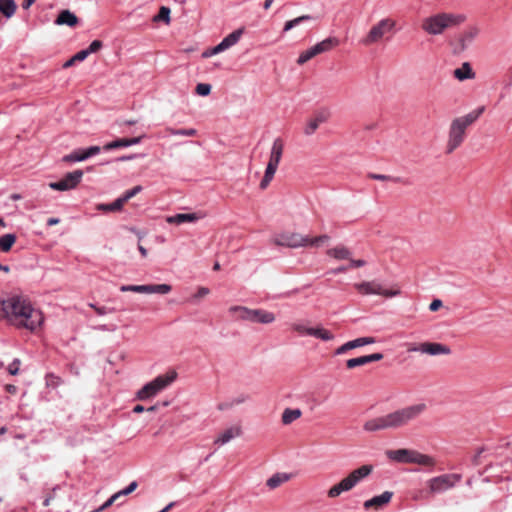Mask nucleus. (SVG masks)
Segmentation results:
<instances>
[{"mask_svg": "<svg viewBox=\"0 0 512 512\" xmlns=\"http://www.w3.org/2000/svg\"><path fill=\"white\" fill-rule=\"evenodd\" d=\"M46 384H47V386L56 387L60 384V378L55 376L54 374H47L46 375Z\"/></svg>", "mask_w": 512, "mask_h": 512, "instance_id": "nucleus-50", "label": "nucleus"}, {"mask_svg": "<svg viewBox=\"0 0 512 512\" xmlns=\"http://www.w3.org/2000/svg\"><path fill=\"white\" fill-rule=\"evenodd\" d=\"M177 378V372L171 370L166 374L159 375L152 381L145 384L138 392L137 399L147 400L156 396L159 392L171 385Z\"/></svg>", "mask_w": 512, "mask_h": 512, "instance_id": "nucleus-6", "label": "nucleus"}, {"mask_svg": "<svg viewBox=\"0 0 512 512\" xmlns=\"http://www.w3.org/2000/svg\"><path fill=\"white\" fill-rule=\"evenodd\" d=\"M375 342H376V339L374 337H359V338L350 340V341L344 343L343 345H341L340 347H338L335 350V355H342V354L348 352L349 350H352V349H355L358 347H362L365 345L374 344Z\"/></svg>", "mask_w": 512, "mask_h": 512, "instance_id": "nucleus-17", "label": "nucleus"}, {"mask_svg": "<svg viewBox=\"0 0 512 512\" xmlns=\"http://www.w3.org/2000/svg\"><path fill=\"white\" fill-rule=\"evenodd\" d=\"M145 137V135H141V136H138V137H133V138H126L127 140V146H133V145H137L139 143H141L142 139Z\"/></svg>", "mask_w": 512, "mask_h": 512, "instance_id": "nucleus-57", "label": "nucleus"}, {"mask_svg": "<svg viewBox=\"0 0 512 512\" xmlns=\"http://www.w3.org/2000/svg\"><path fill=\"white\" fill-rule=\"evenodd\" d=\"M100 151L101 148L99 146H90L85 149H77L74 150L72 153L65 155L63 157V160L66 162H81L87 160L92 156L99 154Z\"/></svg>", "mask_w": 512, "mask_h": 512, "instance_id": "nucleus-16", "label": "nucleus"}, {"mask_svg": "<svg viewBox=\"0 0 512 512\" xmlns=\"http://www.w3.org/2000/svg\"><path fill=\"white\" fill-rule=\"evenodd\" d=\"M478 34H479V29L477 27H470L469 29H467L463 33V35L461 36V39H460L462 47L465 48L469 44H471L475 40V38L478 36Z\"/></svg>", "mask_w": 512, "mask_h": 512, "instance_id": "nucleus-33", "label": "nucleus"}, {"mask_svg": "<svg viewBox=\"0 0 512 512\" xmlns=\"http://www.w3.org/2000/svg\"><path fill=\"white\" fill-rule=\"evenodd\" d=\"M247 399H248V396H246V395H241V396H239V397H237V398H234V399L232 400V404H233V406H234V405H239V404H241V403H244Z\"/></svg>", "mask_w": 512, "mask_h": 512, "instance_id": "nucleus-61", "label": "nucleus"}, {"mask_svg": "<svg viewBox=\"0 0 512 512\" xmlns=\"http://www.w3.org/2000/svg\"><path fill=\"white\" fill-rule=\"evenodd\" d=\"M465 20L463 15L439 13L422 20L421 28L429 35H440L446 29L459 25Z\"/></svg>", "mask_w": 512, "mask_h": 512, "instance_id": "nucleus-4", "label": "nucleus"}, {"mask_svg": "<svg viewBox=\"0 0 512 512\" xmlns=\"http://www.w3.org/2000/svg\"><path fill=\"white\" fill-rule=\"evenodd\" d=\"M89 56V52L86 49L78 51L73 57L72 61L81 62Z\"/></svg>", "mask_w": 512, "mask_h": 512, "instance_id": "nucleus-52", "label": "nucleus"}, {"mask_svg": "<svg viewBox=\"0 0 512 512\" xmlns=\"http://www.w3.org/2000/svg\"><path fill=\"white\" fill-rule=\"evenodd\" d=\"M302 415V412L300 409H290V408H286L283 413H282V423L284 425H289L291 424L292 422H294L295 420L299 419Z\"/></svg>", "mask_w": 512, "mask_h": 512, "instance_id": "nucleus-30", "label": "nucleus"}, {"mask_svg": "<svg viewBox=\"0 0 512 512\" xmlns=\"http://www.w3.org/2000/svg\"><path fill=\"white\" fill-rule=\"evenodd\" d=\"M124 147H128L127 146V140H126V138H120V139H117V140H114L112 142H109V143L105 144L103 146V150L104 151H110V150H114V149H118V148H124Z\"/></svg>", "mask_w": 512, "mask_h": 512, "instance_id": "nucleus-40", "label": "nucleus"}, {"mask_svg": "<svg viewBox=\"0 0 512 512\" xmlns=\"http://www.w3.org/2000/svg\"><path fill=\"white\" fill-rule=\"evenodd\" d=\"M172 287L168 284H148V285H122L120 291L122 292H137L145 294H168Z\"/></svg>", "mask_w": 512, "mask_h": 512, "instance_id": "nucleus-14", "label": "nucleus"}, {"mask_svg": "<svg viewBox=\"0 0 512 512\" xmlns=\"http://www.w3.org/2000/svg\"><path fill=\"white\" fill-rule=\"evenodd\" d=\"M232 406H233L232 401L229 402V403H221V404L218 405V409L219 410H225V409L231 408Z\"/></svg>", "mask_w": 512, "mask_h": 512, "instance_id": "nucleus-63", "label": "nucleus"}, {"mask_svg": "<svg viewBox=\"0 0 512 512\" xmlns=\"http://www.w3.org/2000/svg\"><path fill=\"white\" fill-rule=\"evenodd\" d=\"M82 177V170H74L67 173L61 180L57 182H51L49 187L57 191H68L75 188L81 182Z\"/></svg>", "mask_w": 512, "mask_h": 512, "instance_id": "nucleus-13", "label": "nucleus"}, {"mask_svg": "<svg viewBox=\"0 0 512 512\" xmlns=\"http://www.w3.org/2000/svg\"><path fill=\"white\" fill-rule=\"evenodd\" d=\"M284 151V142L281 138H276L273 141L269 161L267 163V167L264 173V176L260 182L259 187L264 190L268 187L274 175L277 171L278 165L281 161L282 155Z\"/></svg>", "mask_w": 512, "mask_h": 512, "instance_id": "nucleus-7", "label": "nucleus"}, {"mask_svg": "<svg viewBox=\"0 0 512 512\" xmlns=\"http://www.w3.org/2000/svg\"><path fill=\"white\" fill-rule=\"evenodd\" d=\"M137 487H138L137 481H132L126 488L120 490V492L123 496H126V495H129L130 493H132L133 491H135Z\"/></svg>", "mask_w": 512, "mask_h": 512, "instance_id": "nucleus-54", "label": "nucleus"}, {"mask_svg": "<svg viewBox=\"0 0 512 512\" xmlns=\"http://www.w3.org/2000/svg\"><path fill=\"white\" fill-rule=\"evenodd\" d=\"M408 352H420L422 354H428L431 356L436 355H449L451 349L444 344L437 342H423L419 345H411L408 348Z\"/></svg>", "mask_w": 512, "mask_h": 512, "instance_id": "nucleus-12", "label": "nucleus"}, {"mask_svg": "<svg viewBox=\"0 0 512 512\" xmlns=\"http://www.w3.org/2000/svg\"><path fill=\"white\" fill-rule=\"evenodd\" d=\"M276 317L273 312L264 309H251L250 320L251 323L271 324L275 321Z\"/></svg>", "mask_w": 512, "mask_h": 512, "instance_id": "nucleus-19", "label": "nucleus"}, {"mask_svg": "<svg viewBox=\"0 0 512 512\" xmlns=\"http://www.w3.org/2000/svg\"><path fill=\"white\" fill-rule=\"evenodd\" d=\"M313 17L311 15H302V16H299L297 18H294L292 20H289L285 23L284 25V28H283V32H288L290 31L292 28H294L295 26L305 22V21H309L311 20Z\"/></svg>", "mask_w": 512, "mask_h": 512, "instance_id": "nucleus-39", "label": "nucleus"}, {"mask_svg": "<svg viewBox=\"0 0 512 512\" xmlns=\"http://www.w3.org/2000/svg\"><path fill=\"white\" fill-rule=\"evenodd\" d=\"M327 255L338 260H348L351 257V252L348 248L341 245L327 250Z\"/></svg>", "mask_w": 512, "mask_h": 512, "instance_id": "nucleus-28", "label": "nucleus"}, {"mask_svg": "<svg viewBox=\"0 0 512 512\" xmlns=\"http://www.w3.org/2000/svg\"><path fill=\"white\" fill-rule=\"evenodd\" d=\"M324 121L325 117L322 115H318L315 118L310 119L304 129V133L306 135H312Z\"/></svg>", "mask_w": 512, "mask_h": 512, "instance_id": "nucleus-37", "label": "nucleus"}, {"mask_svg": "<svg viewBox=\"0 0 512 512\" xmlns=\"http://www.w3.org/2000/svg\"><path fill=\"white\" fill-rule=\"evenodd\" d=\"M290 479V475L287 473H276L272 475L266 482V485L270 489H275L281 484L287 482Z\"/></svg>", "mask_w": 512, "mask_h": 512, "instance_id": "nucleus-29", "label": "nucleus"}, {"mask_svg": "<svg viewBox=\"0 0 512 512\" xmlns=\"http://www.w3.org/2000/svg\"><path fill=\"white\" fill-rule=\"evenodd\" d=\"M16 3L14 0H0V12L6 17L10 18L16 11Z\"/></svg>", "mask_w": 512, "mask_h": 512, "instance_id": "nucleus-31", "label": "nucleus"}, {"mask_svg": "<svg viewBox=\"0 0 512 512\" xmlns=\"http://www.w3.org/2000/svg\"><path fill=\"white\" fill-rule=\"evenodd\" d=\"M201 217L197 213H178L173 216L167 217L166 221L169 224H182L186 222H196Z\"/></svg>", "mask_w": 512, "mask_h": 512, "instance_id": "nucleus-21", "label": "nucleus"}, {"mask_svg": "<svg viewBox=\"0 0 512 512\" xmlns=\"http://www.w3.org/2000/svg\"><path fill=\"white\" fill-rule=\"evenodd\" d=\"M0 319L6 320L17 329L30 332L36 331L44 322L42 311L35 308L29 298L21 294L0 297Z\"/></svg>", "mask_w": 512, "mask_h": 512, "instance_id": "nucleus-1", "label": "nucleus"}, {"mask_svg": "<svg viewBox=\"0 0 512 512\" xmlns=\"http://www.w3.org/2000/svg\"><path fill=\"white\" fill-rule=\"evenodd\" d=\"M165 131L169 135L173 136H186V137H193L197 135V130L194 128H172V127H166Z\"/></svg>", "mask_w": 512, "mask_h": 512, "instance_id": "nucleus-35", "label": "nucleus"}, {"mask_svg": "<svg viewBox=\"0 0 512 512\" xmlns=\"http://www.w3.org/2000/svg\"><path fill=\"white\" fill-rule=\"evenodd\" d=\"M416 450L411 449H397L388 450L386 452L387 457L398 463H413Z\"/></svg>", "mask_w": 512, "mask_h": 512, "instance_id": "nucleus-18", "label": "nucleus"}, {"mask_svg": "<svg viewBox=\"0 0 512 512\" xmlns=\"http://www.w3.org/2000/svg\"><path fill=\"white\" fill-rule=\"evenodd\" d=\"M89 306L91 308H93L98 315H105L108 313H113L115 311L114 308H107L105 306H97L93 303H90Z\"/></svg>", "mask_w": 512, "mask_h": 512, "instance_id": "nucleus-45", "label": "nucleus"}, {"mask_svg": "<svg viewBox=\"0 0 512 512\" xmlns=\"http://www.w3.org/2000/svg\"><path fill=\"white\" fill-rule=\"evenodd\" d=\"M210 293V290L207 287H200L198 291L194 294V299H200L207 296Z\"/></svg>", "mask_w": 512, "mask_h": 512, "instance_id": "nucleus-56", "label": "nucleus"}, {"mask_svg": "<svg viewBox=\"0 0 512 512\" xmlns=\"http://www.w3.org/2000/svg\"><path fill=\"white\" fill-rule=\"evenodd\" d=\"M349 260H350L351 267L359 268V267H363L366 265V262L362 259L353 260L350 258Z\"/></svg>", "mask_w": 512, "mask_h": 512, "instance_id": "nucleus-58", "label": "nucleus"}, {"mask_svg": "<svg viewBox=\"0 0 512 512\" xmlns=\"http://www.w3.org/2000/svg\"><path fill=\"white\" fill-rule=\"evenodd\" d=\"M484 112V107H479L473 111H471L470 113L466 114L465 116H462V117H458V118H455L454 120H456L459 124H461L462 126H464L466 129L469 125L473 124L480 116L481 114Z\"/></svg>", "mask_w": 512, "mask_h": 512, "instance_id": "nucleus-25", "label": "nucleus"}, {"mask_svg": "<svg viewBox=\"0 0 512 512\" xmlns=\"http://www.w3.org/2000/svg\"><path fill=\"white\" fill-rule=\"evenodd\" d=\"M102 46H103L102 41L94 40L90 43V45L88 46V48H86V50H87V52H89V55H90V54L95 53L98 50H100L102 48Z\"/></svg>", "mask_w": 512, "mask_h": 512, "instance_id": "nucleus-48", "label": "nucleus"}, {"mask_svg": "<svg viewBox=\"0 0 512 512\" xmlns=\"http://www.w3.org/2000/svg\"><path fill=\"white\" fill-rule=\"evenodd\" d=\"M426 408L427 406L424 403L406 406L386 415L367 420L363 425V429L367 432L398 429L417 419Z\"/></svg>", "mask_w": 512, "mask_h": 512, "instance_id": "nucleus-2", "label": "nucleus"}, {"mask_svg": "<svg viewBox=\"0 0 512 512\" xmlns=\"http://www.w3.org/2000/svg\"><path fill=\"white\" fill-rule=\"evenodd\" d=\"M466 128L459 124L456 120L451 122L446 145V153L450 154L457 149L465 139Z\"/></svg>", "mask_w": 512, "mask_h": 512, "instance_id": "nucleus-11", "label": "nucleus"}, {"mask_svg": "<svg viewBox=\"0 0 512 512\" xmlns=\"http://www.w3.org/2000/svg\"><path fill=\"white\" fill-rule=\"evenodd\" d=\"M373 471L372 465H362L352 470L347 476L338 483L331 486L327 491V497L335 499L342 493L349 492L355 488L362 480L367 478Z\"/></svg>", "mask_w": 512, "mask_h": 512, "instance_id": "nucleus-3", "label": "nucleus"}, {"mask_svg": "<svg viewBox=\"0 0 512 512\" xmlns=\"http://www.w3.org/2000/svg\"><path fill=\"white\" fill-rule=\"evenodd\" d=\"M369 177L371 179L379 180V181H388V180L398 181V179L393 178V177L388 176V175H384V174H374V173H371V174H369Z\"/></svg>", "mask_w": 512, "mask_h": 512, "instance_id": "nucleus-53", "label": "nucleus"}, {"mask_svg": "<svg viewBox=\"0 0 512 512\" xmlns=\"http://www.w3.org/2000/svg\"><path fill=\"white\" fill-rule=\"evenodd\" d=\"M396 25V20L393 18L386 17L380 19L371 26L366 36L361 39V44L364 46H371L384 39H389V37H387L388 35L392 36L396 33Z\"/></svg>", "mask_w": 512, "mask_h": 512, "instance_id": "nucleus-5", "label": "nucleus"}, {"mask_svg": "<svg viewBox=\"0 0 512 512\" xmlns=\"http://www.w3.org/2000/svg\"><path fill=\"white\" fill-rule=\"evenodd\" d=\"M114 503L113 499L110 497L107 501H105L98 509L100 512L109 508Z\"/></svg>", "mask_w": 512, "mask_h": 512, "instance_id": "nucleus-62", "label": "nucleus"}, {"mask_svg": "<svg viewBox=\"0 0 512 512\" xmlns=\"http://www.w3.org/2000/svg\"><path fill=\"white\" fill-rule=\"evenodd\" d=\"M292 329L301 335H309V331L313 330V328H308L302 323H294Z\"/></svg>", "mask_w": 512, "mask_h": 512, "instance_id": "nucleus-46", "label": "nucleus"}, {"mask_svg": "<svg viewBox=\"0 0 512 512\" xmlns=\"http://www.w3.org/2000/svg\"><path fill=\"white\" fill-rule=\"evenodd\" d=\"M228 311L231 315L235 316V318L237 320L248 321V322L250 320L251 309L248 307L235 305V306H231Z\"/></svg>", "mask_w": 512, "mask_h": 512, "instance_id": "nucleus-27", "label": "nucleus"}, {"mask_svg": "<svg viewBox=\"0 0 512 512\" xmlns=\"http://www.w3.org/2000/svg\"><path fill=\"white\" fill-rule=\"evenodd\" d=\"M462 480L458 473H447L429 479L426 484L431 495L442 494L454 488Z\"/></svg>", "mask_w": 512, "mask_h": 512, "instance_id": "nucleus-8", "label": "nucleus"}, {"mask_svg": "<svg viewBox=\"0 0 512 512\" xmlns=\"http://www.w3.org/2000/svg\"><path fill=\"white\" fill-rule=\"evenodd\" d=\"M365 356H366L367 364L371 363V362L380 361L384 357L382 353H373V354L365 355Z\"/></svg>", "mask_w": 512, "mask_h": 512, "instance_id": "nucleus-55", "label": "nucleus"}, {"mask_svg": "<svg viewBox=\"0 0 512 512\" xmlns=\"http://www.w3.org/2000/svg\"><path fill=\"white\" fill-rule=\"evenodd\" d=\"M142 189L143 188L141 185H137V186L133 187L132 189L127 190L120 198L122 199V201L125 204L128 200H130L131 198L136 196L138 193H140L142 191Z\"/></svg>", "mask_w": 512, "mask_h": 512, "instance_id": "nucleus-43", "label": "nucleus"}, {"mask_svg": "<svg viewBox=\"0 0 512 512\" xmlns=\"http://www.w3.org/2000/svg\"><path fill=\"white\" fill-rule=\"evenodd\" d=\"M56 25H67L69 27H74L78 23L77 16L72 13L70 10H62L56 20L54 21Z\"/></svg>", "mask_w": 512, "mask_h": 512, "instance_id": "nucleus-22", "label": "nucleus"}, {"mask_svg": "<svg viewBox=\"0 0 512 512\" xmlns=\"http://www.w3.org/2000/svg\"><path fill=\"white\" fill-rule=\"evenodd\" d=\"M309 237H304L297 233H282L276 235L274 243L278 246H286L291 248H297L302 246H308Z\"/></svg>", "mask_w": 512, "mask_h": 512, "instance_id": "nucleus-15", "label": "nucleus"}, {"mask_svg": "<svg viewBox=\"0 0 512 512\" xmlns=\"http://www.w3.org/2000/svg\"><path fill=\"white\" fill-rule=\"evenodd\" d=\"M243 33L244 28L234 30L232 33L228 34L226 37L222 39V41L220 42V48L225 51L230 47L234 46L240 40Z\"/></svg>", "mask_w": 512, "mask_h": 512, "instance_id": "nucleus-24", "label": "nucleus"}, {"mask_svg": "<svg viewBox=\"0 0 512 512\" xmlns=\"http://www.w3.org/2000/svg\"><path fill=\"white\" fill-rule=\"evenodd\" d=\"M442 306V301L439 299H435L431 302L429 309L431 311H437Z\"/></svg>", "mask_w": 512, "mask_h": 512, "instance_id": "nucleus-59", "label": "nucleus"}, {"mask_svg": "<svg viewBox=\"0 0 512 512\" xmlns=\"http://www.w3.org/2000/svg\"><path fill=\"white\" fill-rule=\"evenodd\" d=\"M413 464H418V465L427 466V467H434L436 464V460L430 455L422 454V453L416 451Z\"/></svg>", "mask_w": 512, "mask_h": 512, "instance_id": "nucleus-32", "label": "nucleus"}, {"mask_svg": "<svg viewBox=\"0 0 512 512\" xmlns=\"http://www.w3.org/2000/svg\"><path fill=\"white\" fill-rule=\"evenodd\" d=\"M338 45H339V40L336 37H328V38L324 39L323 41L315 44L314 46L308 48L307 50L303 51L299 55V57L297 59V63L299 65H303L306 62H308L310 59H312L313 57H315L321 53L328 52Z\"/></svg>", "mask_w": 512, "mask_h": 512, "instance_id": "nucleus-10", "label": "nucleus"}, {"mask_svg": "<svg viewBox=\"0 0 512 512\" xmlns=\"http://www.w3.org/2000/svg\"><path fill=\"white\" fill-rule=\"evenodd\" d=\"M367 364L366 356H360L357 358H351L346 361V367L348 369H353L359 366H363Z\"/></svg>", "mask_w": 512, "mask_h": 512, "instance_id": "nucleus-41", "label": "nucleus"}, {"mask_svg": "<svg viewBox=\"0 0 512 512\" xmlns=\"http://www.w3.org/2000/svg\"><path fill=\"white\" fill-rule=\"evenodd\" d=\"M329 240L328 235H321L314 238H309L308 245L310 246H319L321 243L327 242Z\"/></svg>", "mask_w": 512, "mask_h": 512, "instance_id": "nucleus-47", "label": "nucleus"}, {"mask_svg": "<svg viewBox=\"0 0 512 512\" xmlns=\"http://www.w3.org/2000/svg\"><path fill=\"white\" fill-rule=\"evenodd\" d=\"M6 391L11 393V394H15L17 392V387L15 385H6Z\"/></svg>", "mask_w": 512, "mask_h": 512, "instance_id": "nucleus-64", "label": "nucleus"}, {"mask_svg": "<svg viewBox=\"0 0 512 512\" xmlns=\"http://www.w3.org/2000/svg\"><path fill=\"white\" fill-rule=\"evenodd\" d=\"M354 288L361 295H380L386 298H391L398 296L400 294V290L398 288L395 289H387L384 288L381 283L377 280L373 281H364L361 283L354 284Z\"/></svg>", "mask_w": 512, "mask_h": 512, "instance_id": "nucleus-9", "label": "nucleus"}, {"mask_svg": "<svg viewBox=\"0 0 512 512\" xmlns=\"http://www.w3.org/2000/svg\"><path fill=\"white\" fill-rule=\"evenodd\" d=\"M154 21H165L166 23H169L170 21V9L168 7L162 6L159 10V13L154 16Z\"/></svg>", "mask_w": 512, "mask_h": 512, "instance_id": "nucleus-42", "label": "nucleus"}, {"mask_svg": "<svg viewBox=\"0 0 512 512\" xmlns=\"http://www.w3.org/2000/svg\"><path fill=\"white\" fill-rule=\"evenodd\" d=\"M19 367H20V360L19 359H14L8 366V372L11 374V375H16L18 372H19Z\"/></svg>", "mask_w": 512, "mask_h": 512, "instance_id": "nucleus-49", "label": "nucleus"}, {"mask_svg": "<svg viewBox=\"0 0 512 512\" xmlns=\"http://www.w3.org/2000/svg\"><path fill=\"white\" fill-rule=\"evenodd\" d=\"M16 241V235L9 233L0 237V251L8 252Z\"/></svg>", "mask_w": 512, "mask_h": 512, "instance_id": "nucleus-36", "label": "nucleus"}, {"mask_svg": "<svg viewBox=\"0 0 512 512\" xmlns=\"http://www.w3.org/2000/svg\"><path fill=\"white\" fill-rule=\"evenodd\" d=\"M240 434L241 429L239 427L228 428L218 436L214 443L218 445H224Z\"/></svg>", "mask_w": 512, "mask_h": 512, "instance_id": "nucleus-26", "label": "nucleus"}, {"mask_svg": "<svg viewBox=\"0 0 512 512\" xmlns=\"http://www.w3.org/2000/svg\"><path fill=\"white\" fill-rule=\"evenodd\" d=\"M454 77L459 81L471 80L476 77L475 72L469 62L462 63L461 67L457 68L453 72Z\"/></svg>", "mask_w": 512, "mask_h": 512, "instance_id": "nucleus-23", "label": "nucleus"}, {"mask_svg": "<svg viewBox=\"0 0 512 512\" xmlns=\"http://www.w3.org/2000/svg\"><path fill=\"white\" fill-rule=\"evenodd\" d=\"M124 206V202L119 197L115 201L109 204H99L97 209L104 212L120 211Z\"/></svg>", "mask_w": 512, "mask_h": 512, "instance_id": "nucleus-38", "label": "nucleus"}, {"mask_svg": "<svg viewBox=\"0 0 512 512\" xmlns=\"http://www.w3.org/2000/svg\"><path fill=\"white\" fill-rule=\"evenodd\" d=\"M211 85L208 83H199L196 86V93L200 96H208L211 92Z\"/></svg>", "mask_w": 512, "mask_h": 512, "instance_id": "nucleus-44", "label": "nucleus"}, {"mask_svg": "<svg viewBox=\"0 0 512 512\" xmlns=\"http://www.w3.org/2000/svg\"><path fill=\"white\" fill-rule=\"evenodd\" d=\"M309 336H313L323 341H331L334 339V335L329 330L322 327H316L313 328V330H310Z\"/></svg>", "mask_w": 512, "mask_h": 512, "instance_id": "nucleus-34", "label": "nucleus"}, {"mask_svg": "<svg viewBox=\"0 0 512 512\" xmlns=\"http://www.w3.org/2000/svg\"><path fill=\"white\" fill-rule=\"evenodd\" d=\"M393 496V492L390 491H384L382 494L372 497L369 500H366L363 504L364 508L366 510L375 508L379 509L383 506L387 505Z\"/></svg>", "mask_w": 512, "mask_h": 512, "instance_id": "nucleus-20", "label": "nucleus"}, {"mask_svg": "<svg viewBox=\"0 0 512 512\" xmlns=\"http://www.w3.org/2000/svg\"><path fill=\"white\" fill-rule=\"evenodd\" d=\"M220 47H221V45H220V43H219V44H218V45H216L215 47H213V48H211V49H208V50H206L205 52H203L202 56H203L204 58H207V57H211V56H213V55H215V54H218V53H220V52H223L224 50H223V49H221Z\"/></svg>", "mask_w": 512, "mask_h": 512, "instance_id": "nucleus-51", "label": "nucleus"}, {"mask_svg": "<svg viewBox=\"0 0 512 512\" xmlns=\"http://www.w3.org/2000/svg\"><path fill=\"white\" fill-rule=\"evenodd\" d=\"M484 452V448H479L476 452V454L474 455L473 459H472V462L475 464V465H479L480 464V457H481V454Z\"/></svg>", "mask_w": 512, "mask_h": 512, "instance_id": "nucleus-60", "label": "nucleus"}]
</instances>
